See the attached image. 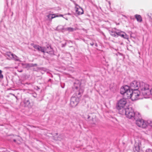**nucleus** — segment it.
Returning <instances> with one entry per match:
<instances>
[{
	"instance_id": "6",
	"label": "nucleus",
	"mask_w": 152,
	"mask_h": 152,
	"mask_svg": "<svg viewBox=\"0 0 152 152\" xmlns=\"http://www.w3.org/2000/svg\"><path fill=\"white\" fill-rule=\"evenodd\" d=\"M80 98L78 97L73 96L71 99L70 105L72 107H76L79 102Z\"/></svg>"
},
{
	"instance_id": "12",
	"label": "nucleus",
	"mask_w": 152,
	"mask_h": 152,
	"mask_svg": "<svg viewBox=\"0 0 152 152\" xmlns=\"http://www.w3.org/2000/svg\"><path fill=\"white\" fill-rule=\"evenodd\" d=\"M141 119V116L140 113L138 112L135 113V115L134 117L133 118V119L135 120L136 121Z\"/></svg>"
},
{
	"instance_id": "15",
	"label": "nucleus",
	"mask_w": 152,
	"mask_h": 152,
	"mask_svg": "<svg viewBox=\"0 0 152 152\" xmlns=\"http://www.w3.org/2000/svg\"><path fill=\"white\" fill-rule=\"evenodd\" d=\"M110 33L111 35L112 36L117 37H118V35L117 34V30H116L115 31H110Z\"/></svg>"
},
{
	"instance_id": "1",
	"label": "nucleus",
	"mask_w": 152,
	"mask_h": 152,
	"mask_svg": "<svg viewBox=\"0 0 152 152\" xmlns=\"http://www.w3.org/2000/svg\"><path fill=\"white\" fill-rule=\"evenodd\" d=\"M129 87L132 90H138L140 88L143 95L149 94V91H148L147 93L145 92V89L148 88V85L143 82H140L134 80L130 83Z\"/></svg>"
},
{
	"instance_id": "13",
	"label": "nucleus",
	"mask_w": 152,
	"mask_h": 152,
	"mask_svg": "<svg viewBox=\"0 0 152 152\" xmlns=\"http://www.w3.org/2000/svg\"><path fill=\"white\" fill-rule=\"evenodd\" d=\"M83 92V91L82 89H80L79 91H76L75 93V97H78L79 98Z\"/></svg>"
},
{
	"instance_id": "33",
	"label": "nucleus",
	"mask_w": 152,
	"mask_h": 152,
	"mask_svg": "<svg viewBox=\"0 0 152 152\" xmlns=\"http://www.w3.org/2000/svg\"><path fill=\"white\" fill-rule=\"evenodd\" d=\"M75 88L76 89H77V88H78L77 87V86H75Z\"/></svg>"
},
{
	"instance_id": "21",
	"label": "nucleus",
	"mask_w": 152,
	"mask_h": 152,
	"mask_svg": "<svg viewBox=\"0 0 152 152\" xmlns=\"http://www.w3.org/2000/svg\"><path fill=\"white\" fill-rule=\"evenodd\" d=\"M140 149V147L138 145L135 146L133 148V150L134 152H139Z\"/></svg>"
},
{
	"instance_id": "24",
	"label": "nucleus",
	"mask_w": 152,
	"mask_h": 152,
	"mask_svg": "<svg viewBox=\"0 0 152 152\" xmlns=\"http://www.w3.org/2000/svg\"><path fill=\"white\" fill-rule=\"evenodd\" d=\"M147 125H149L150 126H152V121L148 120L147 122Z\"/></svg>"
},
{
	"instance_id": "22",
	"label": "nucleus",
	"mask_w": 152,
	"mask_h": 152,
	"mask_svg": "<svg viewBox=\"0 0 152 152\" xmlns=\"http://www.w3.org/2000/svg\"><path fill=\"white\" fill-rule=\"evenodd\" d=\"M91 115H87V118L86 119L88 121H93L94 118Z\"/></svg>"
},
{
	"instance_id": "17",
	"label": "nucleus",
	"mask_w": 152,
	"mask_h": 152,
	"mask_svg": "<svg viewBox=\"0 0 152 152\" xmlns=\"http://www.w3.org/2000/svg\"><path fill=\"white\" fill-rule=\"evenodd\" d=\"M23 103L25 106H28L30 105L29 100L26 98L24 99Z\"/></svg>"
},
{
	"instance_id": "14",
	"label": "nucleus",
	"mask_w": 152,
	"mask_h": 152,
	"mask_svg": "<svg viewBox=\"0 0 152 152\" xmlns=\"http://www.w3.org/2000/svg\"><path fill=\"white\" fill-rule=\"evenodd\" d=\"M134 17L137 21L141 22L142 21V18L140 15L136 14L134 15Z\"/></svg>"
},
{
	"instance_id": "34",
	"label": "nucleus",
	"mask_w": 152,
	"mask_h": 152,
	"mask_svg": "<svg viewBox=\"0 0 152 152\" xmlns=\"http://www.w3.org/2000/svg\"><path fill=\"white\" fill-rule=\"evenodd\" d=\"M95 46H96V47H97V44H95Z\"/></svg>"
},
{
	"instance_id": "3",
	"label": "nucleus",
	"mask_w": 152,
	"mask_h": 152,
	"mask_svg": "<svg viewBox=\"0 0 152 152\" xmlns=\"http://www.w3.org/2000/svg\"><path fill=\"white\" fill-rule=\"evenodd\" d=\"M121 110L122 111H120V114L122 115L125 114L128 118L133 119L135 115V113L131 107H129L127 108L123 109Z\"/></svg>"
},
{
	"instance_id": "27",
	"label": "nucleus",
	"mask_w": 152,
	"mask_h": 152,
	"mask_svg": "<svg viewBox=\"0 0 152 152\" xmlns=\"http://www.w3.org/2000/svg\"><path fill=\"white\" fill-rule=\"evenodd\" d=\"M145 152H152V151L151 149L149 148L146 150Z\"/></svg>"
},
{
	"instance_id": "16",
	"label": "nucleus",
	"mask_w": 152,
	"mask_h": 152,
	"mask_svg": "<svg viewBox=\"0 0 152 152\" xmlns=\"http://www.w3.org/2000/svg\"><path fill=\"white\" fill-rule=\"evenodd\" d=\"M124 33L119 30H117L118 37L120 36L124 38Z\"/></svg>"
},
{
	"instance_id": "11",
	"label": "nucleus",
	"mask_w": 152,
	"mask_h": 152,
	"mask_svg": "<svg viewBox=\"0 0 152 152\" xmlns=\"http://www.w3.org/2000/svg\"><path fill=\"white\" fill-rule=\"evenodd\" d=\"M148 89H146L145 90V93H147V92H148V91H149V94H146V95H144L143 96H145V98H148L149 97V96L151 94L152 96V88L150 90L149 88V86L148 85Z\"/></svg>"
},
{
	"instance_id": "10",
	"label": "nucleus",
	"mask_w": 152,
	"mask_h": 152,
	"mask_svg": "<svg viewBox=\"0 0 152 152\" xmlns=\"http://www.w3.org/2000/svg\"><path fill=\"white\" fill-rule=\"evenodd\" d=\"M63 15H58L56 14H50L47 16L48 18L50 19L51 20L52 19L55 18L56 17H63Z\"/></svg>"
},
{
	"instance_id": "30",
	"label": "nucleus",
	"mask_w": 152,
	"mask_h": 152,
	"mask_svg": "<svg viewBox=\"0 0 152 152\" xmlns=\"http://www.w3.org/2000/svg\"><path fill=\"white\" fill-rule=\"evenodd\" d=\"M16 140L15 139H13V141L14 142H16Z\"/></svg>"
},
{
	"instance_id": "4",
	"label": "nucleus",
	"mask_w": 152,
	"mask_h": 152,
	"mask_svg": "<svg viewBox=\"0 0 152 152\" xmlns=\"http://www.w3.org/2000/svg\"><path fill=\"white\" fill-rule=\"evenodd\" d=\"M126 103V99L123 98L121 99L118 102L117 105V109L119 110V112L120 113V111L123 108V107L125 106Z\"/></svg>"
},
{
	"instance_id": "35",
	"label": "nucleus",
	"mask_w": 152,
	"mask_h": 152,
	"mask_svg": "<svg viewBox=\"0 0 152 152\" xmlns=\"http://www.w3.org/2000/svg\"><path fill=\"white\" fill-rule=\"evenodd\" d=\"M34 96V97H36V96Z\"/></svg>"
},
{
	"instance_id": "26",
	"label": "nucleus",
	"mask_w": 152,
	"mask_h": 152,
	"mask_svg": "<svg viewBox=\"0 0 152 152\" xmlns=\"http://www.w3.org/2000/svg\"><path fill=\"white\" fill-rule=\"evenodd\" d=\"M2 71L1 70H0V78L2 79L3 78V76L2 74Z\"/></svg>"
},
{
	"instance_id": "7",
	"label": "nucleus",
	"mask_w": 152,
	"mask_h": 152,
	"mask_svg": "<svg viewBox=\"0 0 152 152\" xmlns=\"http://www.w3.org/2000/svg\"><path fill=\"white\" fill-rule=\"evenodd\" d=\"M132 95L131 99L132 101H134L139 99L140 92L138 90H132Z\"/></svg>"
},
{
	"instance_id": "25",
	"label": "nucleus",
	"mask_w": 152,
	"mask_h": 152,
	"mask_svg": "<svg viewBox=\"0 0 152 152\" xmlns=\"http://www.w3.org/2000/svg\"><path fill=\"white\" fill-rule=\"evenodd\" d=\"M66 29L70 31H72L74 30V28L71 27L67 28H66Z\"/></svg>"
},
{
	"instance_id": "18",
	"label": "nucleus",
	"mask_w": 152,
	"mask_h": 152,
	"mask_svg": "<svg viewBox=\"0 0 152 152\" xmlns=\"http://www.w3.org/2000/svg\"><path fill=\"white\" fill-rule=\"evenodd\" d=\"M31 46H32L35 49H36L37 50L39 51H40L39 48H40V47L39 45H35L33 43H31Z\"/></svg>"
},
{
	"instance_id": "31",
	"label": "nucleus",
	"mask_w": 152,
	"mask_h": 152,
	"mask_svg": "<svg viewBox=\"0 0 152 152\" xmlns=\"http://www.w3.org/2000/svg\"><path fill=\"white\" fill-rule=\"evenodd\" d=\"M78 7H79L78 6V5H76V7H77V10L78 9Z\"/></svg>"
},
{
	"instance_id": "5",
	"label": "nucleus",
	"mask_w": 152,
	"mask_h": 152,
	"mask_svg": "<svg viewBox=\"0 0 152 152\" xmlns=\"http://www.w3.org/2000/svg\"><path fill=\"white\" fill-rule=\"evenodd\" d=\"M40 51L45 53L46 52L49 54H52L53 53V49L50 46H47L46 47H40Z\"/></svg>"
},
{
	"instance_id": "19",
	"label": "nucleus",
	"mask_w": 152,
	"mask_h": 152,
	"mask_svg": "<svg viewBox=\"0 0 152 152\" xmlns=\"http://www.w3.org/2000/svg\"><path fill=\"white\" fill-rule=\"evenodd\" d=\"M80 11H79V10H75V14L76 15H80L82 14L83 13V10H80Z\"/></svg>"
},
{
	"instance_id": "8",
	"label": "nucleus",
	"mask_w": 152,
	"mask_h": 152,
	"mask_svg": "<svg viewBox=\"0 0 152 152\" xmlns=\"http://www.w3.org/2000/svg\"><path fill=\"white\" fill-rule=\"evenodd\" d=\"M136 124L139 127L145 128L147 126L146 121H144L142 118L136 121Z\"/></svg>"
},
{
	"instance_id": "23",
	"label": "nucleus",
	"mask_w": 152,
	"mask_h": 152,
	"mask_svg": "<svg viewBox=\"0 0 152 152\" xmlns=\"http://www.w3.org/2000/svg\"><path fill=\"white\" fill-rule=\"evenodd\" d=\"M6 55L8 57H12V54H13L11 53L10 52H7L6 53Z\"/></svg>"
},
{
	"instance_id": "37",
	"label": "nucleus",
	"mask_w": 152,
	"mask_h": 152,
	"mask_svg": "<svg viewBox=\"0 0 152 152\" xmlns=\"http://www.w3.org/2000/svg\"><path fill=\"white\" fill-rule=\"evenodd\" d=\"M48 50H50V49H48Z\"/></svg>"
},
{
	"instance_id": "9",
	"label": "nucleus",
	"mask_w": 152,
	"mask_h": 152,
	"mask_svg": "<svg viewBox=\"0 0 152 152\" xmlns=\"http://www.w3.org/2000/svg\"><path fill=\"white\" fill-rule=\"evenodd\" d=\"M22 65L24 68H26L36 66L37 65L36 64H33L32 63L22 64Z\"/></svg>"
},
{
	"instance_id": "36",
	"label": "nucleus",
	"mask_w": 152,
	"mask_h": 152,
	"mask_svg": "<svg viewBox=\"0 0 152 152\" xmlns=\"http://www.w3.org/2000/svg\"><path fill=\"white\" fill-rule=\"evenodd\" d=\"M65 19L66 20H68V19L66 18H65Z\"/></svg>"
},
{
	"instance_id": "2",
	"label": "nucleus",
	"mask_w": 152,
	"mask_h": 152,
	"mask_svg": "<svg viewBox=\"0 0 152 152\" xmlns=\"http://www.w3.org/2000/svg\"><path fill=\"white\" fill-rule=\"evenodd\" d=\"M129 86L125 85L122 87L120 89V93L123 95L124 99H131L132 95V90H131Z\"/></svg>"
},
{
	"instance_id": "20",
	"label": "nucleus",
	"mask_w": 152,
	"mask_h": 152,
	"mask_svg": "<svg viewBox=\"0 0 152 152\" xmlns=\"http://www.w3.org/2000/svg\"><path fill=\"white\" fill-rule=\"evenodd\" d=\"M11 58H13L15 61H18L19 60L18 58L14 54H12V57H11Z\"/></svg>"
},
{
	"instance_id": "29",
	"label": "nucleus",
	"mask_w": 152,
	"mask_h": 152,
	"mask_svg": "<svg viewBox=\"0 0 152 152\" xmlns=\"http://www.w3.org/2000/svg\"><path fill=\"white\" fill-rule=\"evenodd\" d=\"M90 45H91V46H93L94 45V43L93 42H92V43H90Z\"/></svg>"
},
{
	"instance_id": "32",
	"label": "nucleus",
	"mask_w": 152,
	"mask_h": 152,
	"mask_svg": "<svg viewBox=\"0 0 152 152\" xmlns=\"http://www.w3.org/2000/svg\"><path fill=\"white\" fill-rule=\"evenodd\" d=\"M18 71L20 72H22V70H20V71H19V70H18Z\"/></svg>"
},
{
	"instance_id": "38",
	"label": "nucleus",
	"mask_w": 152,
	"mask_h": 152,
	"mask_svg": "<svg viewBox=\"0 0 152 152\" xmlns=\"http://www.w3.org/2000/svg\"><path fill=\"white\" fill-rule=\"evenodd\" d=\"M37 87L38 88V89H39V88L38 87Z\"/></svg>"
},
{
	"instance_id": "28",
	"label": "nucleus",
	"mask_w": 152,
	"mask_h": 152,
	"mask_svg": "<svg viewBox=\"0 0 152 152\" xmlns=\"http://www.w3.org/2000/svg\"><path fill=\"white\" fill-rule=\"evenodd\" d=\"M148 16L152 20V15H151V14H148Z\"/></svg>"
}]
</instances>
